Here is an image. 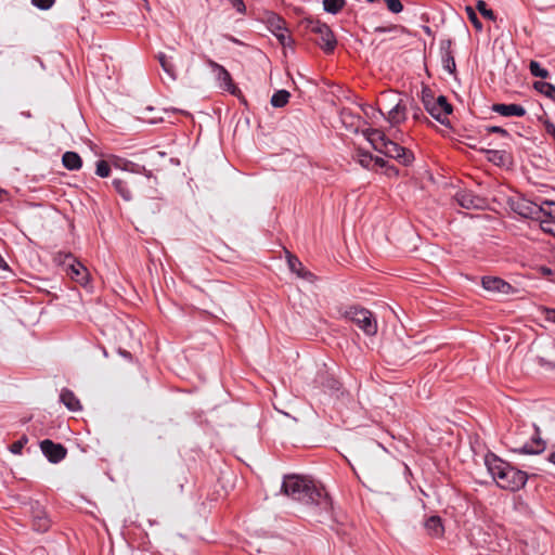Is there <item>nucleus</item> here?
I'll return each instance as SVG.
<instances>
[{
	"label": "nucleus",
	"instance_id": "obj_1",
	"mask_svg": "<svg viewBox=\"0 0 555 555\" xmlns=\"http://www.w3.org/2000/svg\"><path fill=\"white\" fill-rule=\"evenodd\" d=\"M281 491L293 500L312 507L320 516L331 514L333 504L330 495L323 487L317 486L308 477L298 475L285 476Z\"/></svg>",
	"mask_w": 555,
	"mask_h": 555
},
{
	"label": "nucleus",
	"instance_id": "obj_2",
	"mask_svg": "<svg viewBox=\"0 0 555 555\" xmlns=\"http://www.w3.org/2000/svg\"><path fill=\"white\" fill-rule=\"evenodd\" d=\"M485 464L493 480L502 489L518 491L528 480L526 472L517 469L494 453L489 452L486 454Z\"/></svg>",
	"mask_w": 555,
	"mask_h": 555
},
{
	"label": "nucleus",
	"instance_id": "obj_3",
	"mask_svg": "<svg viewBox=\"0 0 555 555\" xmlns=\"http://www.w3.org/2000/svg\"><path fill=\"white\" fill-rule=\"evenodd\" d=\"M302 25L306 30L319 36L317 43L325 53H332L335 50L337 40L327 24L317 18L306 17Z\"/></svg>",
	"mask_w": 555,
	"mask_h": 555
},
{
	"label": "nucleus",
	"instance_id": "obj_4",
	"mask_svg": "<svg viewBox=\"0 0 555 555\" xmlns=\"http://www.w3.org/2000/svg\"><path fill=\"white\" fill-rule=\"evenodd\" d=\"M422 102L428 114L442 125L448 122V117L452 113V106L446 96L435 98L429 89H423Z\"/></svg>",
	"mask_w": 555,
	"mask_h": 555
},
{
	"label": "nucleus",
	"instance_id": "obj_5",
	"mask_svg": "<svg viewBox=\"0 0 555 555\" xmlns=\"http://www.w3.org/2000/svg\"><path fill=\"white\" fill-rule=\"evenodd\" d=\"M343 315L357 324L366 335L373 336L377 333V322L370 310L352 306L346 309Z\"/></svg>",
	"mask_w": 555,
	"mask_h": 555
},
{
	"label": "nucleus",
	"instance_id": "obj_6",
	"mask_svg": "<svg viewBox=\"0 0 555 555\" xmlns=\"http://www.w3.org/2000/svg\"><path fill=\"white\" fill-rule=\"evenodd\" d=\"M205 62L214 73L216 80L218 82V87L220 89L229 92L232 95H237L238 93H241V90L236 87L230 73L224 66L220 65L219 63L215 62L209 57H205Z\"/></svg>",
	"mask_w": 555,
	"mask_h": 555
},
{
	"label": "nucleus",
	"instance_id": "obj_7",
	"mask_svg": "<svg viewBox=\"0 0 555 555\" xmlns=\"http://www.w3.org/2000/svg\"><path fill=\"white\" fill-rule=\"evenodd\" d=\"M512 209L524 218L540 220L544 211V202L538 205L525 197H518L512 201Z\"/></svg>",
	"mask_w": 555,
	"mask_h": 555
},
{
	"label": "nucleus",
	"instance_id": "obj_8",
	"mask_svg": "<svg viewBox=\"0 0 555 555\" xmlns=\"http://www.w3.org/2000/svg\"><path fill=\"white\" fill-rule=\"evenodd\" d=\"M380 153L387 157L395 158L404 166H409L414 160V155L410 150L400 146L398 143L391 140L387 141V144Z\"/></svg>",
	"mask_w": 555,
	"mask_h": 555
},
{
	"label": "nucleus",
	"instance_id": "obj_9",
	"mask_svg": "<svg viewBox=\"0 0 555 555\" xmlns=\"http://www.w3.org/2000/svg\"><path fill=\"white\" fill-rule=\"evenodd\" d=\"M40 449L48 461L53 464L60 463L67 455V449L62 443H56L50 439L40 441Z\"/></svg>",
	"mask_w": 555,
	"mask_h": 555
},
{
	"label": "nucleus",
	"instance_id": "obj_10",
	"mask_svg": "<svg viewBox=\"0 0 555 555\" xmlns=\"http://www.w3.org/2000/svg\"><path fill=\"white\" fill-rule=\"evenodd\" d=\"M455 202L464 209H483L487 206L485 198L474 194L469 190H461L454 196Z\"/></svg>",
	"mask_w": 555,
	"mask_h": 555
},
{
	"label": "nucleus",
	"instance_id": "obj_11",
	"mask_svg": "<svg viewBox=\"0 0 555 555\" xmlns=\"http://www.w3.org/2000/svg\"><path fill=\"white\" fill-rule=\"evenodd\" d=\"M533 427L534 434L531 437V441L519 447H514V452L520 454H540L545 450L546 443L540 437V428L537 425H533Z\"/></svg>",
	"mask_w": 555,
	"mask_h": 555
},
{
	"label": "nucleus",
	"instance_id": "obj_12",
	"mask_svg": "<svg viewBox=\"0 0 555 555\" xmlns=\"http://www.w3.org/2000/svg\"><path fill=\"white\" fill-rule=\"evenodd\" d=\"M481 285L485 289L501 294H513L516 289L506 281L498 276H483Z\"/></svg>",
	"mask_w": 555,
	"mask_h": 555
},
{
	"label": "nucleus",
	"instance_id": "obj_13",
	"mask_svg": "<svg viewBox=\"0 0 555 555\" xmlns=\"http://www.w3.org/2000/svg\"><path fill=\"white\" fill-rule=\"evenodd\" d=\"M540 228L543 232L551 234L555 237V203L544 202V211L540 218Z\"/></svg>",
	"mask_w": 555,
	"mask_h": 555
},
{
	"label": "nucleus",
	"instance_id": "obj_14",
	"mask_svg": "<svg viewBox=\"0 0 555 555\" xmlns=\"http://www.w3.org/2000/svg\"><path fill=\"white\" fill-rule=\"evenodd\" d=\"M440 55L443 69L449 74H454L456 70V64L451 50L450 40H444L440 43Z\"/></svg>",
	"mask_w": 555,
	"mask_h": 555
},
{
	"label": "nucleus",
	"instance_id": "obj_15",
	"mask_svg": "<svg viewBox=\"0 0 555 555\" xmlns=\"http://www.w3.org/2000/svg\"><path fill=\"white\" fill-rule=\"evenodd\" d=\"M491 109L494 113H498L499 115L504 116V117H512V116L522 117L526 115V108L522 105L516 104V103L493 104Z\"/></svg>",
	"mask_w": 555,
	"mask_h": 555
},
{
	"label": "nucleus",
	"instance_id": "obj_16",
	"mask_svg": "<svg viewBox=\"0 0 555 555\" xmlns=\"http://www.w3.org/2000/svg\"><path fill=\"white\" fill-rule=\"evenodd\" d=\"M72 262L64 270L65 273L74 281L85 284L88 281V270L87 268L78 261L76 258L70 260Z\"/></svg>",
	"mask_w": 555,
	"mask_h": 555
},
{
	"label": "nucleus",
	"instance_id": "obj_17",
	"mask_svg": "<svg viewBox=\"0 0 555 555\" xmlns=\"http://www.w3.org/2000/svg\"><path fill=\"white\" fill-rule=\"evenodd\" d=\"M364 135L372 144L373 149L379 153L387 144V141H389L385 133L378 129H367L364 131Z\"/></svg>",
	"mask_w": 555,
	"mask_h": 555
},
{
	"label": "nucleus",
	"instance_id": "obj_18",
	"mask_svg": "<svg viewBox=\"0 0 555 555\" xmlns=\"http://www.w3.org/2000/svg\"><path fill=\"white\" fill-rule=\"evenodd\" d=\"M285 253L287 256V262L291 271L295 272L298 276L312 282L314 280V275L311 272L306 271L304 269L302 263L295 255L291 254V251H288L287 249H285Z\"/></svg>",
	"mask_w": 555,
	"mask_h": 555
},
{
	"label": "nucleus",
	"instance_id": "obj_19",
	"mask_svg": "<svg viewBox=\"0 0 555 555\" xmlns=\"http://www.w3.org/2000/svg\"><path fill=\"white\" fill-rule=\"evenodd\" d=\"M33 528L38 532H46L50 528V519L43 509L36 508L33 512Z\"/></svg>",
	"mask_w": 555,
	"mask_h": 555
},
{
	"label": "nucleus",
	"instance_id": "obj_20",
	"mask_svg": "<svg viewBox=\"0 0 555 555\" xmlns=\"http://www.w3.org/2000/svg\"><path fill=\"white\" fill-rule=\"evenodd\" d=\"M60 400L69 411L76 412L81 410L79 399L72 390L67 388L62 389Z\"/></svg>",
	"mask_w": 555,
	"mask_h": 555
},
{
	"label": "nucleus",
	"instance_id": "obj_21",
	"mask_svg": "<svg viewBox=\"0 0 555 555\" xmlns=\"http://www.w3.org/2000/svg\"><path fill=\"white\" fill-rule=\"evenodd\" d=\"M425 528L429 535L438 538L443 534L444 528L439 516H430L425 521Z\"/></svg>",
	"mask_w": 555,
	"mask_h": 555
},
{
	"label": "nucleus",
	"instance_id": "obj_22",
	"mask_svg": "<svg viewBox=\"0 0 555 555\" xmlns=\"http://www.w3.org/2000/svg\"><path fill=\"white\" fill-rule=\"evenodd\" d=\"M388 121L390 125L395 126L403 120H405V106L402 105L401 100H399L393 107L388 111Z\"/></svg>",
	"mask_w": 555,
	"mask_h": 555
},
{
	"label": "nucleus",
	"instance_id": "obj_23",
	"mask_svg": "<svg viewBox=\"0 0 555 555\" xmlns=\"http://www.w3.org/2000/svg\"><path fill=\"white\" fill-rule=\"evenodd\" d=\"M62 164L68 170H78L82 166V159L76 152H65L62 156Z\"/></svg>",
	"mask_w": 555,
	"mask_h": 555
},
{
	"label": "nucleus",
	"instance_id": "obj_24",
	"mask_svg": "<svg viewBox=\"0 0 555 555\" xmlns=\"http://www.w3.org/2000/svg\"><path fill=\"white\" fill-rule=\"evenodd\" d=\"M212 251L217 258L225 262H233L238 256L230 245H215Z\"/></svg>",
	"mask_w": 555,
	"mask_h": 555
},
{
	"label": "nucleus",
	"instance_id": "obj_25",
	"mask_svg": "<svg viewBox=\"0 0 555 555\" xmlns=\"http://www.w3.org/2000/svg\"><path fill=\"white\" fill-rule=\"evenodd\" d=\"M533 88L544 96L555 102V86L546 81H534Z\"/></svg>",
	"mask_w": 555,
	"mask_h": 555
},
{
	"label": "nucleus",
	"instance_id": "obj_26",
	"mask_svg": "<svg viewBox=\"0 0 555 555\" xmlns=\"http://www.w3.org/2000/svg\"><path fill=\"white\" fill-rule=\"evenodd\" d=\"M113 185L116 192L127 202L132 199V193L128 185V182L122 179H114Z\"/></svg>",
	"mask_w": 555,
	"mask_h": 555
},
{
	"label": "nucleus",
	"instance_id": "obj_27",
	"mask_svg": "<svg viewBox=\"0 0 555 555\" xmlns=\"http://www.w3.org/2000/svg\"><path fill=\"white\" fill-rule=\"evenodd\" d=\"M289 92L286 90H279L271 96L270 103L273 107H283L288 103Z\"/></svg>",
	"mask_w": 555,
	"mask_h": 555
},
{
	"label": "nucleus",
	"instance_id": "obj_28",
	"mask_svg": "<svg viewBox=\"0 0 555 555\" xmlns=\"http://www.w3.org/2000/svg\"><path fill=\"white\" fill-rule=\"evenodd\" d=\"M354 159H357V162L363 168H366V169L373 168L374 156L372 154H370L369 152H365V151H362V150H358L356 155H354Z\"/></svg>",
	"mask_w": 555,
	"mask_h": 555
},
{
	"label": "nucleus",
	"instance_id": "obj_29",
	"mask_svg": "<svg viewBox=\"0 0 555 555\" xmlns=\"http://www.w3.org/2000/svg\"><path fill=\"white\" fill-rule=\"evenodd\" d=\"M346 5V0H323V9L331 14H337Z\"/></svg>",
	"mask_w": 555,
	"mask_h": 555
},
{
	"label": "nucleus",
	"instance_id": "obj_30",
	"mask_svg": "<svg viewBox=\"0 0 555 555\" xmlns=\"http://www.w3.org/2000/svg\"><path fill=\"white\" fill-rule=\"evenodd\" d=\"M158 61L160 63V66L164 69V72L167 73L170 78L175 79L176 78V69H175V66H173L172 62L170 61V59L166 54L159 53Z\"/></svg>",
	"mask_w": 555,
	"mask_h": 555
},
{
	"label": "nucleus",
	"instance_id": "obj_31",
	"mask_svg": "<svg viewBox=\"0 0 555 555\" xmlns=\"http://www.w3.org/2000/svg\"><path fill=\"white\" fill-rule=\"evenodd\" d=\"M75 257L70 253H57L53 257V261L55 264L60 266L65 270L68 264L72 262L70 260H74Z\"/></svg>",
	"mask_w": 555,
	"mask_h": 555
},
{
	"label": "nucleus",
	"instance_id": "obj_32",
	"mask_svg": "<svg viewBox=\"0 0 555 555\" xmlns=\"http://www.w3.org/2000/svg\"><path fill=\"white\" fill-rule=\"evenodd\" d=\"M529 69L532 76L540 78H547L550 73L546 68L542 67L539 62L531 61L529 64Z\"/></svg>",
	"mask_w": 555,
	"mask_h": 555
},
{
	"label": "nucleus",
	"instance_id": "obj_33",
	"mask_svg": "<svg viewBox=\"0 0 555 555\" xmlns=\"http://www.w3.org/2000/svg\"><path fill=\"white\" fill-rule=\"evenodd\" d=\"M476 9L479 13L489 21H495V14L491 9L487 8V3L483 0H477Z\"/></svg>",
	"mask_w": 555,
	"mask_h": 555
},
{
	"label": "nucleus",
	"instance_id": "obj_34",
	"mask_svg": "<svg viewBox=\"0 0 555 555\" xmlns=\"http://www.w3.org/2000/svg\"><path fill=\"white\" fill-rule=\"evenodd\" d=\"M95 173L101 178H106L111 173V167L106 160H98Z\"/></svg>",
	"mask_w": 555,
	"mask_h": 555
},
{
	"label": "nucleus",
	"instance_id": "obj_35",
	"mask_svg": "<svg viewBox=\"0 0 555 555\" xmlns=\"http://www.w3.org/2000/svg\"><path fill=\"white\" fill-rule=\"evenodd\" d=\"M466 13H467V17L468 20L470 21V23L474 25V27L480 31L482 29V23L480 22V20L478 18L475 10L472 8V7H466L465 9Z\"/></svg>",
	"mask_w": 555,
	"mask_h": 555
},
{
	"label": "nucleus",
	"instance_id": "obj_36",
	"mask_svg": "<svg viewBox=\"0 0 555 555\" xmlns=\"http://www.w3.org/2000/svg\"><path fill=\"white\" fill-rule=\"evenodd\" d=\"M28 442V438L27 436L23 435L18 440L14 441L11 446H10V451L13 453V454H21L22 453V450L23 448L25 447V444Z\"/></svg>",
	"mask_w": 555,
	"mask_h": 555
},
{
	"label": "nucleus",
	"instance_id": "obj_37",
	"mask_svg": "<svg viewBox=\"0 0 555 555\" xmlns=\"http://www.w3.org/2000/svg\"><path fill=\"white\" fill-rule=\"evenodd\" d=\"M268 22L270 23V26L273 28V33L274 31H279V30H283L285 28L284 21L280 16L275 15V14H272L269 17Z\"/></svg>",
	"mask_w": 555,
	"mask_h": 555
},
{
	"label": "nucleus",
	"instance_id": "obj_38",
	"mask_svg": "<svg viewBox=\"0 0 555 555\" xmlns=\"http://www.w3.org/2000/svg\"><path fill=\"white\" fill-rule=\"evenodd\" d=\"M384 2L391 13L398 14L403 10V5L400 0H384Z\"/></svg>",
	"mask_w": 555,
	"mask_h": 555
},
{
	"label": "nucleus",
	"instance_id": "obj_39",
	"mask_svg": "<svg viewBox=\"0 0 555 555\" xmlns=\"http://www.w3.org/2000/svg\"><path fill=\"white\" fill-rule=\"evenodd\" d=\"M55 0H31L33 5L40 10H49L54 4Z\"/></svg>",
	"mask_w": 555,
	"mask_h": 555
},
{
	"label": "nucleus",
	"instance_id": "obj_40",
	"mask_svg": "<svg viewBox=\"0 0 555 555\" xmlns=\"http://www.w3.org/2000/svg\"><path fill=\"white\" fill-rule=\"evenodd\" d=\"M274 35L283 46L289 44L291 38L287 35L286 28H284L283 30L274 31Z\"/></svg>",
	"mask_w": 555,
	"mask_h": 555
},
{
	"label": "nucleus",
	"instance_id": "obj_41",
	"mask_svg": "<svg viewBox=\"0 0 555 555\" xmlns=\"http://www.w3.org/2000/svg\"><path fill=\"white\" fill-rule=\"evenodd\" d=\"M487 131L488 132H492V133H499L502 137H508L509 135V133H508V131L506 129H504L502 127H499V126L487 127Z\"/></svg>",
	"mask_w": 555,
	"mask_h": 555
},
{
	"label": "nucleus",
	"instance_id": "obj_42",
	"mask_svg": "<svg viewBox=\"0 0 555 555\" xmlns=\"http://www.w3.org/2000/svg\"><path fill=\"white\" fill-rule=\"evenodd\" d=\"M233 8L241 14L246 12V5L243 0H230Z\"/></svg>",
	"mask_w": 555,
	"mask_h": 555
},
{
	"label": "nucleus",
	"instance_id": "obj_43",
	"mask_svg": "<svg viewBox=\"0 0 555 555\" xmlns=\"http://www.w3.org/2000/svg\"><path fill=\"white\" fill-rule=\"evenodd\" d=\"M545 131L547 134L552 135L553 139H555V125L551 120H545L543 122Z\"/></svg>",
	"mask_w": 555,
	"mask_h": 555
},
{
	"label": "nucleus",
	"instance_id": "obj_44",
	"mask_svg": "<svg viewBox=\"0 0 555 555\" xmlns=\"http://www.w3.org/2000/svg\"><path fill=\"white\" fill-rule=\"evenodd\" d=\"M544 317L547 321L555 323V309L554 308H544Z\"/></svg>",
	"mask_w": 555,
	"mask_h": 555
},
{
	"label": "nucleus",
	"instance_id": "obj_45",
	"mask_svg": "<svg viewBox=\"0 0 555 555\" xmlns=\"http://www.w3.org/2000/svg\"><path fill=\"white\" fill-rule=\"evenodd\" d=\"M537 270L544 276H550L553 274L552 269L545 266H540L537 268Z\"/></svg>",
	"mask_w": 555,
	"mask_h": 555
},
{
	"label": "nucleus",
	"instance_id": "obj_46",
	"mask_svg": "<svg viewBox=\"0 0 555 555\" xmlns=\"http://www.w3.org/2000/svg\"><path fill=\"white\" fill-rule=\"evenodd\" d=\"M373 166H378L380 168L386 166V160L382 157H374Z\"/></svg>",
	"mask_w": 555,
	"mask_h": 555
},
{
	"label": "nucleus",
	"instance_id": "obj_47",
	"mask_svg": "<svg viewBox=\"0 0 555 555\" xmlns=\"http://www.w3.org/2000/svg\"><path fill=\"white\" fill-rule=\"evenodd\" d=\"M0 269L5 270V271H10L7 261L1 256H0Z\"/></svg>",
	"mask_w": 555,
	"mask_h": 555
},
{
	"label": "nucleus",
	"instance_id": "obj_48",
	"mask_svg": "<svg viewBox=\"0 0 555 555\" xmlns=\"http://www.w3.org/2000/svg\"><path fill=\"white\" fill-rule=\"evenodd\" d=\"M548 461L555 465V451L548 455Z\"/></svg>",
	"mask_w": 555,
	"mask_h": 555
},
{
	"label": "nucleus",
	"instance_id": "obj_49",
	"mask_svg": "<svg viewBox=\"0 0 555 555\" xmlns=\"http://www.w3.org/2000/svg\"><path fill=\"white\" fill-rule=\"evenodd\" d=\"M375 30H376V31H378V33H386V31H388L389 29H388V28H386V27H377Z\"/></svg>",
	"mask_w": 555,
	"mask_h": 555
},
{
	"label": "nucleus",
	"instance_id": "obj_50",
	"mask_svg": "<svg viewBox=\"0 0 555 555\" xmlns=\"http://www.w3.org/2000/svg\"><path fill=\"white\" fill-rule=\"evenodd\" d=\"M5 195H7V192L4 190L0 189V202L3 201Z\"/></svg>",
	"mask_w": 555,
	"mask_h": 555
},
{
	"label": "nucleus",
	"instance_id": "obj_51",
	"mask_svg": "<svg viewBox=\"0 0 555 555\" xmlns=\"http://www.w3.org/2000/svg\"><path fill=\"white\" fill-rule=\"evenodd\" d=\"M547 364H548L550 366H552V367H554V369H555V363H551V362H548Z\"/></svg>",
	"mask_w": 555,
	"mask_h": 555
},
{
	"label": "nucleus",
	"instance_id": "obj_52",
	"mask_svg": "<svg viewBox=\"0 0 555 555\" xmlns=\"http://www.w3.org/2000/svg\"><path fill=\"white\" fill-rule=\"evenodd\" d=\"M366 1H367V2H370V3H373V2H375L376 0H366Z\"/></svg>",
	"mask_w": 555,
	"mask_h": 555
},
{
	"label": "nucleus",
	"instance_id": "obj_53",
	"mask_svg": "<svg viewBox=\"0 0 555 555\" xmlns=\"http://www.w3.org/2000/svg\"><path fill=\"white\" fill-rule=\"evenodd\" d=\"M552 282H554V283H555V278L552 280Z\"/></svg>",
	"mask_w": 555,
	"mask_h": 555
}]
</instances>
